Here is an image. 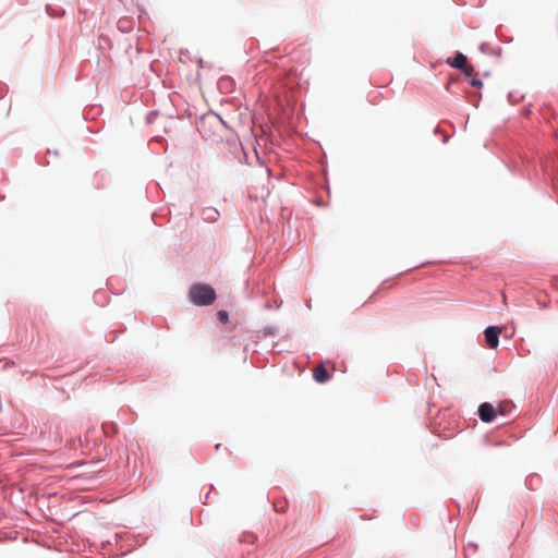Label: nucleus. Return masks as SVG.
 <instances>
[{"label":"nucleus","instance_id":"obj_7","mask_svg":"<svg viewBox=\"0 0 558 558\" xmlns=\"http://www.w3.org/2000/svg\"><path fill=\"white\" fill-rule=\"evenodd\" d=\"M204 215L206 216L205 219L209 221H215L218 217V211L213 208H207L204 211Z\"/></svg>","mask_w":558,"mask_h":558},{"label":"nucleus","instance_id":"obj_1","mask_svg":"<svg viewBox=\"0 0 558 558\" xmlns=\"http://www.w3.org/2000/svg\"><path fill=\"white\" fill-rule=\"evenodd\" d=\"M189 298L195 305L207 306L215 302L216 292L208 284L196 283L190 288Z\"/></svg>","mask_w":558,"mask_h":558},{"label":"nucleus","instance_id":"obj_8","mask_svg":"<svg viewBox=\"0 0 558 558\" xmlns=\"http://www.w3.org/2000/svg\"><path fill=\"white\" fill-rule=\"evenodd\" d=\"M466 76H471L474 72V68L466 63V66H464V70H461Z\"/></svg>","mask_w":558,"mask_h":558},{"label":"nucleus","instance_id":"obj_10","mask_svg":"<svg viewBox=\"0 0 558 558\" xmlns=\"http://www.w3.org/2000/svg\"><path fill=\"white\" fill-rule=\"evenodd\" d=\"M470 83L474 87H481L482 86V82L480 80H477V78H472Z\"/></svg>","mask_w":558,"mask_h":558},{"label":"nucleus","instance_id":"obj_4","mask_svg":"<svg viewBox=\"0 0 558 558\" xmlns=\"http://www.w3.org/2000/svg\"><path fill=\"white\" fill-rule=\"evenodd\" d=\"M447 63L458 70H464V66H466L468 63V59L463 53L457 52L452 59L447 60Z\"/></svg>","mask_w":558,"mask_h":558},{"label":"nucleus","instance_id":"obj_3","mask_svg":"<svg viewBox=\"0 0 558 558\" xmlns=\"http://www.w3.org/2000/svg\"><path fill=\"white\" fill-rule=\"evenodd\" d=\"M478 415L483 422L489 423L496 417L497 410L490 403L485 402L480 405Z\"/></svg>","mask_w":558,"mask_h":558},{"label":"nucleus","instance_id":"obj_6","mask_svg":"<svg viewBox=\"0 0 558 558\" xmlns=\"http://www.w3.org/2000/svg\"><path fill=\"white\" fill-rule=\"evenodd\" d=\"M511 408H512V403L510 401L501 402L498 405L497 413H499L501 415H506Z\"/></svg>","mask_w":558,"mask_h":558},{"label":"nucleus","instance_id":"obj_2","mask_svg":"<svg viewBox=\"0 0 558 558\" xmlns=\"http://www.w3.org/2000/svg\"><path fill=\"white\" fill-rule=\"evenodd\" d=\"M501 333V328L496 326H489L485 329V341L486 344L490 349H496L499 343V335Z\"/></svg>","mask_w":558,"mask_h":558},{"label":"nucleus","instance_id":"obj_5","mask_svg":"<svg viewBox=\"0 0 558 558\" xmlns=\"http://www.w3.org/2000/svg\"><path fill=\"white\" fill-rule=\"evenodd\" d=\"M313 377L317 383L324 384L329 379V374L324 365H318L313 371Z\"/></svg>","mask_w":558,"mask_h":558},{"label":"nucleus","instance_id":"obj_9","mask_svg":"<svg viewBox=\"0 0 558 558\" xmlns=\"http://www.w3.org/2000/svg\"><path fill=\"white\" fill-rule=\"evenodd\" d=\"M218 318L220 322L227 323L228 322V313L225 311L218 312Z\"/></svg>","mask_w":558,"mask_h":558}]
</instances>
